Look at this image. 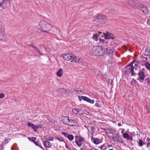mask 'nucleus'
<instances>
[{"mask_svg": "<svg viewBox=\"0 0 150 150\" xmlns=\"http://www.w3.org/2000/svg\"><path fill=\"white\" fill-rule=\"evenodd\" d=\"M91 129L92 130H93L95 129V127L94 126H92L91 127Z\"/></svg>", "mask_w": 150, "mask_h": 150, "instance_id": "864d4df0", "label": "nucleus"}, {"mask_svg": "<svg viewBox=\"0 0 150 150\" xmlns=\"http://www.w3.org/2000/svg\"><path fill=\"white\" fill-rule=\"evenodd\" d=\"M39 25L41 30L46 33L49 31L52 27L51 25L44 21H41Z\"/></svg>", "mask_w": 150, "mask_h": 150, "instance_id": "7ed1b4c3", "label": "nucleus"}, {"mask_svg": "<svg viewBox=\"0 0 150 150\" xmlns=\"http://www.w3.org/2000/svg\"><path fill=\"white\" fill-rule=\"evenodd\" d=\"M28 139L29 140H30L32 142H33V143L35 141L33 139H32L31 138H30V137H28Z\"/></svg>", "mask_w": 150, "mask_h": 150, "instance_id": "3c124183", "label": "nucleus"}, {"mask_svg": "<svg viewBox=\"0 0 150 150\" xmlns=\"http://www.w3.org/2000/svg\"><path fill=\"white\" fill-rule=\"evenodd\" d=\"M79 138V137L77 136H75V138H76L75 139H77L78 138Z\"/></svg>", "mask_w": 150, "mask_h": 150, "instance_id": "680f3d73", "label": "nucleus"}, {"mask_svg": "<svg viewBox=\"0 0 150 150\" xmlns=\"http://www.w3.org/2000/svg\"><path fill=\"white\" fill-rule=\"evenodd\" d=\"M64 91H65V92H67L68 91V90L66 88H64Z\"/></svg>", "mask_w": 150, "mask_h": 150, "instance_id": "4d7b16f0", "label": "nucleus"}, {"mask_svg": "<svg viewBox=\"0 0 150 150\" xmlns=\"http://www.w3.org/2000/svg\"><path fill=\"white\" fill-rule=\"evenodd\" d=\"M128 74L127 70H126L125 71V75L127 74Z\"/></svg>", "mask_w": 150, "mask_h": 150, "instance_id": "6e6d98bb", "label": "nucleus"}, {"mask_svg": "<svg viewBox=\"0 0 150 150\" xmlns=\"http://www.w3.org/2000/svg\"><path fill=\"white\" fill-rule=\"evenodd\" d=\"M91 140L92 142L96 144H98L99 143V139L96 138H94L92 136L91 137Z\"/></svg>", "mask_w": 150, "mask_h": 150, "instance_id": "a211bd4d", "label": "nucleus"}, {"mask_svg": "<svg viewBox=\"0 0 150 150\" xmlns=\"http://www.w3.org/2000/svg\"><path fill=\"white\" fill-rule=\"evenodd\" d=\"M114 52L113 49L109 50L107 52V54L110 57L109 60H112V59L113 53Z\"/></svg>", "mask_w": 150, "mask_h": 150, "instance_id": "f8f14e48", "label": "nucleus"}, {"mask_svg": "<svg viewBox=\"0 0 150 150\" xmlns=\"http://www.w3.org/2000/svg\"><path fill=\"white\" fill-rule=\"evenodd\" d=\"M98 33H99V34H98L97 33H94L93 35V38L96 41H97L98 38V37H100V36L102 34V32H98Z\"/></svg>", "mask_w": 150, "mask_h": 150, "instance_id": "dca6fc26", "label": "nucleus"}, {"mask_svg": "<svg viewBox=\"0 0 150 150\" xmlns=\"http://www.w3.org/2000/svg\"><path fill=\"white\" fill-rule=\"evenodd\" d=\"M134 62V61L125 67V68L127 69V70H128L129 71V70L130 71H131V69H132V68L134 67L133 64Z\"/></svg>", "mask_w": 150, "mask_h": 150, "instance_id": "2eb2a0df", "label": "nucleus"}, {"mask_svg": "<svg viewBox=\"0 0 150 150\" xmlns=\"http://www.w3.org/2000/svg\"><path fill=\"white\" fill-rule=\"evenodd\" d=\"M149 144H150V143H147V147H148V146H149Z\"/></svg>", "mask_w": 150, "mask_h": 150, "instance_id": "e2e57ef3", "label": "nucleus"}, {"mask_svg": "<svg viewBox=\"0 0 150 150\" xmlns=\"http://www.w3.org/2000/svg\"><path fill=\"white\" fill-rule=\"evenodd\" d=\"M33 143L36 146H39V144L37 142L35 141H34Z\"/></svg>", "mask_w": 150, "mask_h": 150, "instance_id": "09e8293b", "label": "nucleus"}, {"mask_svg": "<svg viewBox=\"0 0 150 150\" xmlns=\"http://www.w3.org/2000/svg\"><path fill=\"white\" fill-rule=\"evenodd\" d=\"M134 66L136 67H139V65L138 62H135L134 61Z\"/></svg>", "mask_w": 150, "mask_h": 150, "instance_id": "a19ab883", "label": "nucleus"}, {"mask_svg": "<svg viewBox=\"0 0 150 150\" xmlns=\"http://www.w3.org/2000/svg\"><path fill=\"white\" fill-rule=\"evenodd\" d=\"M123 137L124 138L126 139L127 140H133L132 137L129 135L127 133H125L123 134Z\"/></svg>", "mask_w": 150, "mask_h": 150, "instance_id": "4468645a", "label": "nucleus"}, {"mask_svg": "<svg viewBox=\"0 0 150 150\" xmlns=\"http://www.w3.org/2000/svg\"><path fill=\"white\" fill-rule=\"evenodd\" d=\"M114 36L112 33H103V34L100 36L101 37H104L105 39H114Z\"/></svg>", "mask_w": 150, "mask_h": 150, "instance_id": "1a4fd4ad", "label": "nucleus"}, {"mask_svg": "<svg viewBox=\"0 0 150 150\" xmlns=\"http://www.w3.org/2000/svg\"><path fill=\"white\" fill-rule=\"evenodd\" d=\"M99 41L101 43H103V44L104 43L105 41V39H102L100 38H99Z\"/></svg>", "mask_w": 150, "mask_h": 150, "instance_id": "f704fd0d", "label": "nucleus"}, {"mask_svg": "<svg viewBox=\"0 0 150 150\" xmlns=\"http://www.w3.org/2000/svg\"><path fill=\"white\" fill-rule=\"evenodd\" d=\"M112 138L113 140L123 144L124 142L122 138L118 135H113Z\"/></svg>", "mask_w": 150, "mask_h": 150, "instance_id": "6e6552de", "label": "nucleus"}, {"mask_svg": "<svg viewBox=\"0 0 150 150\" xmlns=\"http://www.w3.org/2000/svg\"><path fill=\"white\" fill-rule=\"evenodd\" d=\"M138 75L139 77V78H137L138 80H139L140 82H142L141 81L144 80L145 78L144 73L143 71H140L138 73Z\"/></svg>", "mask_w": 150, "mask_h": 150, "instance_id": "9d476101", "label": "nucleus"}, {"mask_svg": "<svg viewBox=\"0 0 150 150\" xmlns=\"http://www.w3.org/2000/svg\"><path fill=\"white\" fill-rule=\"evenodd\" d=\"M146 141L147 142H149L150 141V138H147V139H146Z\"/></svg>", "mask_w": 150, "mask_h": 150, "instance_id": "5fc2aeb1", "label": "nucleus"}, {"mask_svg": "<svg viewBox=\"0 0 150 150\" xmlns=\"http://www.w3.org/2000/svg\"><path fill=\"white\" fill-rule=\"evenodd\" d=\"M0 6L3 9H4L6 6L5 4L2 1V3H0Z\"/></svg>", "mask_w": 150, "mask_h": 150, "instance_id": "c85d7f7f", "label": "nucleus"}, {"mask_svg": "<svg viewBox=\"0 0 150 150\" xmlns=\"http://www.w3.org/2000/svg\"><path fill=\"white\" fill-rule=\"evenodd\" d=\"M63 59L67 61L71 60V62H79L80 59L78 58H76V56L72 53L64 54L62 55Z\"/></svg>", "mask_w": 150, "mask_h": 150, "instance_id": "f03ea898", "label": "nucleus"}, {"mask_svg": "<svg viewBox=\"0 0 150 150\" xmlns=\"http://www.w3.org/2000/svg\"><path fill=\"white\" fill-rule=\"evenodd\" d=\"M39 146L40 147L41 149H42L43 150H45L44 148H43L42 146H41V144H39V146Z\"/></svg>", "mask_w": 150, "mask_h": 150, "instance_id": "de8ad7c7", "label": "nucleus"}, {"mask_svg": "<svg viewBox=\"0 0 150 150\" xmlns=\"http://www.w3.org/2000/svg\"><path fill=\"white\" fill-rule=\"evenodd\" d=\"M29 127H31V128L34 130L35 125L32 123L28 122L27 123Z\"/></svg>", "mask_w": 150, "mask_h": 150, "instance_id": "393cba45", "label": "nucleus"}, {"mask_svg": "<svg viewBox=\"0 0 150 150\" xmlns=\"http://www.w3.org/2000/svg\"><path fill=\"white\" fill-rule=\"evenodd\" d=\"M138 143V145L140 147L142 146H143V145L145 144L144 142L142 139H141L139 140V142Z\"/></svg>", "mask_w": 150, "mask_h": 150, "instance_id": "4be33fe9", "label": "nucleus"}, {"mask_svg": "<svg viewBox=\"0 0 150 150\" xmlns=\"http://www.w3.org/2000/svg\"><path fill=\"white\" fill-rule=\"evenodd\" d=\"M53 139V137H50L47 138V139L49 141H52Z\"/></svg>", "mask_w": 150, "mask_h": 150, "instance_id": "79ce46f5", "label": "nucleus"}, {"mask_svg": "<svg viewBox=\"0 0 150 150\" xmlns=\"http://www.w3.org/2000/svg\"><path fill=\"white\" fill-rule=\"evenodd\" d=\"M141 11H142L145 14L148 13L149 11L147 7L144 5H142V7L140 9Z\"/></svg>", "mask_w": 150, "mask_h": 150, "instance_id": "9b49d317", "label": "nucleus"}, {"mask_svg": "<svg viewBox=\"0 0 150 150\" xmlns=\"http://www.w3.org/2000/svg\"><path fill=\"white\" fill-rule=\"evenodd\" d=\"M55 138L59 140L60 142H63L64 141V139H62V138L60 137H56Z\"/></svg>", "mask_w": 150, "mask_h": 150, "instance_id": "c9c22d12", "label": "nucleus"}, {"mask_svg": "<svg viewBox=\"0 0 150 150\" xmlns=\"http://www.w3.org/2000/svg\"><path fill=\"white\" fill-rule=\"evenodd\" d=\"M74 92H82L83 91L81 88H76L74 89Z\"/></svg>", "mask_w": 150, "mask_h": 150, "instance_id": "7c9ffc66", "label": "nucleus"}, {"mask_svg": "<svg viewBox=\"0 0 150 150\" xmlns=\"http://www.w3.org/2000/svg\"><path fill=\"white\" fill-rule=\"evenodd\" d=\"M145 66L146 69H149V70H150V63L147 62L145 64Z\"/></svg>", "mask_w": 150, "mask_h": 150, "instance_id": "cd10ccee", "label": "nucleus"}, {"mask_svg": "<svg viewBox=\"0 0 150 150\" xmlns=\"http://www.w3.org/2000/svg\"><path fill=\"white\" fill-rule=\"evenodd\" d=\"M81 98L83 100H85L87 102H89L91 104H93L94 103V101L93 100H91L86 96H81Z\"/></svg>", "mask_w": 150, "mask_h": 150, "instance_id": "ddd939ff", "label": "nucleus"}, {"mask_svg": "<svg viewBox=\"0 0 150 150\" xmlns=\"http://www.w3.org/2000/svg\"><path fill=\"white\" fill-rule=\"evenodd\" d=\"M136 74H137L136 73H134V75H134V76H136Z\"/></svg>", "mask_w": 150, "mask_h": 150, "instance_id": "69168bd1", "label": "nucleus"}, {"mask_svg": "<svg viewBox=\"0 0 150 150\" xmlns=\"http://www.w3.org/2000/svg\"><path fill=\"white\" fill-rule=\"evenodd\" d=\"M107 50V48H105L101 46L98 45V56H103L104 55Z\"/></svg>", "mask_w": 150, "mask_h": 150, "instance_id": "423d86ee", "label": "nucleus"}, {"mask_svg": "<svg viewBox=\"0 0 150 150\" xmlns=\"http://www.w3.org/2000/svg\"><path fill=\"white\" fill-rule=\"evenodd\" d=\"M67 138L70 141H72L74 139V136L72 134H69L68 135Z\"/></svg>", "mask_w": 150, "mask_h": 150, "instance_id": "bb28decb", "label": "nucleus"}, {"mask_svg": "<svg viewBox=\"0 0 150 150\" xmlns=\"http://www.w3.org/2000/svg\"><path fill=\"white\" fill-rule=\"evenodd\" d=\"M57 91L58 93H62L64 91V88H59Z\"/></svg>", "mask_w": 150, "mask_h": 150, "instance_id": "72a5a7b5", "label": "nucleus"}, {"mask_svg": "<svg viewBox=\"0 0 150 150\" xmlns=\"http://www.w3.org/2000/svg\"><path fill=\"white\" fill-rule=\"evenodd\" d=\"M62 134H63L65 137H67L69 134L66 132H62Z\"/></svg>", "mask_w": 150, "mask_h": 150, "instance_id": "4c0bfd02", "label": "nucleus"}, {"mask_svg": "<svg viewBox=\"0 0 150 150\" xmlns=\"http://www.w3.org/2000/svg\"><path fill=\"white\" fill-rule=\"evenodd\" d=\"M9 0H3L2 1L3 2H4L5 4H6L7 3L6 2V1H8Z\"/></svg>", "mask_w": 150, "mask_h": 150, "instance_id": "603ef678", "label": "nucleus"}, {"mask_svg": "<svg viewBox=\"0 0 150 150\" xmlns=\"http://www.w3.org/2000/svg\"><path fill=\"white\" fill-rule=\"evenodd\" d=\"M63 72V69H60L57 72V75L59 77H61L62 75Z\"/></svg>", "mask_w": 150, "mask_h": 150, "instance_id": "aec40b11", "label": "nucleus"}, {"mask_svg": "<svg viewBox=\"0 0 150 150\" xmlns=\"http://www.w3.org/2000/svg\"><path fill=\"white\" fill-rule=\"evenodd\" d=\"M80 150H84L82 148H80Z\"/></svg>", "mask_w": 150, "mask_h": 150, "instance_id": "338daca9", "label": "nucleus"}, {"mask_svg": "<svg viewBox=\"0 0 150 150\" xmlns=\"http://www.w3.org/2000/svg\"><path fill=\"white\" fill-rule=\"evenodd\" d=\"M28 45L32 47L34 49H35L36 47L35 46L33 45V44L32 43L31 44L29 45Z\"/></svg>", "mask_w": 150, "mask_h": 150, "instance_id": "37998d69", "label": "nucleus"}, {"mask_svg": "<svg viewBox=\"0 0 150 150\" xmlns=\"http://www.w3.org/2000/svg\"><path fill=\"white\" fill-rule=\"evenodd\" d=\"M42 128V126L41 125H38L36 126L35 125L34 127V130L35 132H36L37 131L36 129H38L39 128Z\"/></svg>", "mask_w": 150, "mask_h": 150, "instance_id": "a878e982", "label": "nucleus"}, {"mask_svg": "<svg viewBox=\"0 0 150 150\" xmlns=\"http://www.w3.org/2000/svg\"><path fill=\"white\" fill-rule=\"evenodd\" d=\"M100 149H101L102 150H105L107 149L105 145L103 144L100 147Z\"/></svg>", "mask_w": 150, "mask_h": 150, "instance_id": "473e14b6", "label": "nucleus"}, {"mask_svg": "<svg viewBox=\"0 0 150 150\" xmlns=\"http://www.w3.org/2000/svg\"><path fill=\"white\" fill-rule=\"evenodd\" d=\"M43 143L44 145H45L46 147H50L52 146L51 143L47 141H45L43 142Z\"/></svg>", "mask_w": 150, "mask_h": 150, "instance_id": "412c9836", "label": "nucleus"}, {"mask_svg": "<svg viewBox=\"0 0 150 150\" xmlns=\"http://www.w3.org/2000/svg\"><path fill=\"white\" fill-rule=\"evenodd\" d=\"M95 106L97 108H100L101 107L100 105L98 103H96L95 104Z\"/></svg>", "mask_w": 150, "mask_h": 150, "instance_id": "a18cd8bd", "label": "nucleus"}, {"mask_svg": "<svg viewBox=\"0 0 150 150\" xmlns=\"http://www.w3.org/2000/svg\"><path fill=\"white\" fill-rule=\"evenodd\" d=\"M84 140V139L83 137H79L78 140H77V139H75V142L79 147H81L83 144Z\"/></svg>", "mask_w": 150, "mask_h": 150, "instance_id": "0eeeda50", "label": "nucleus"}, {"mask_svg": "<svg viewBox=\"0 0 150 150\" xmlns=\"http://www.w3.org/2000/svg\"><path fill=\"white\" fill-rule=\"evenodd\" d=\"M68 92L69 93H70V92L73 93V92H74V91H73L72 89H68Z\"/></svg>", "mask_w": 150, "mask_h": 150, "instance_id": "c03bdc74", "label": "nucleus"}, {"mask_svg": "<svg viewBox=\"0 0 150 150\" xmlns=\"http://www.w3.org/2000/svg\"><path fill=\"white\" fill-rule=\"evenodd\" d=\"M132 80H133L135 83L136 82V80H135L134 79H132Z\"/></svg>", "mask_w": 150, "mask_h": 150, "instance_id": "0e129e2a", "label": "nucleus"}, {"mask_svg": "<svg viewBox=\"0 0 150 150\" xmlns=\"http://www.w3.org/2000/svg\"><path fill=\"white\" fill-rule=\"evenodd\" d=\"M147 24L150 26V20L148 19L147 21Z\"/></svg>", "mask_w": 150, "mask_h": 150, "instance_id": "8fccbe9b", "label": "nucleus"}, {"mask_svg": "<svg viewBox=\"0 0 150 150\" xmlns=\"http://www.w3.org/2000/svg\"><path fill=\"white\" fill-rule=\"evenodd\" d=\"M146 109L147 110V112L148 113H150V106H148L146 107Z\"/></svg>", "mask_w": 150, "mask_h": 150, "instance_id": "e433bc0d", "label": "nucleus"}, {"mask_svg": "<svg viewBox=\"0 0 150 150\" xmlns=\"http://www.w3.org/2000/svg\"><path fill=\"white\" fill-rule=\"evenodd\" d=\"M93 21L95 22L103 24L107 23L108 19L107 17L105 15H97L94 17Z\"/></svg>", "mask_w": 150, "mask_h": 150, "instance_id": "f257e3e1", "label": "nucleus"}, {"mask_svg": "<svg viewBox=\"0 0 150 150\" xmlns=\"http://www.w3.org/2000/svg\"><path fill=\"white\" fill-rule=\"evenodd\" d=\"M69 122H70L71 123V124L69 125L70 126H74V125H73V123L74 124L76 122V121L74 120H70V121H69Z\"/></svg>", "mask_w": 150, "mask_h": 150, "instance_id": "c756f323", "label": "nucleus"}, {"mask_svg": "<svg viewBox=\"0 0 150 150\" xmlns=\"http://www.w3.org/2000/svg\"><path fill=\"white\" fill-rule=\"evenodd\" d=\"M7 40L6 36L4 33V28L1 27L0 28V41H5Z\"/></svg>", "mask_w": 150, "mask_h": 150, "instance_id": "20e7f679", "label": "nucleus"}, {"mask_svg": "<svg viewBox=\"0 0 150 150\" xmlns=\"http://www.w3.org/2000/svg\"><path fill=\"white\" fill-rule=\"evenodd\" d=\"M34 49L35 50H36V51L40 55H43V54L42 53H41L40 52L39 49L37 47H36Z\"/></svg>", "mask_w": 150, "mask_h": 150, "instance_id": "2f4dec72", "label": "nucleus"}, {"mask_svg": "<svg viewBox=\"0 0 150 150\" xmlns=\"http://www.w3.org/2000/svg\"><path fill=\"white\" fill-rule=\"evenodd\" d=\"M118 125L119 126H121V124L120 123H119L118 124Z\"/></svg>", "mask_w": 150, "mask_h": 150, "instance_id": "13d9d810", "label": "nucleus"}, {"mask_svg": "<svg viewBox=\"0 0 150 150\" xmlns=\"http://www.w3.org/2000/svg\"><path fill=\"white\" fill-rule=\"evenodd\" d=\"M98 46L94 47L92 48L90 53L91 55L98 56Z\"/></svg>", "mask_w": 150, "mask_h": 150, "instance_id": "39448f33", "label": "nucleus"}, {"mask_svg": "<svg viewBox=\"0 0 150 150\" xmlns=\"http://www.w3.org/2000/svg\"><path fill=\"white\" fill-rule=\"evenodd\" d=\"M72 111L74 114H78V112H79L81 111V109H80L79 110L78 109H72Z\"/></svg>", "mask_w": 150, "mask_h": 150, "instance_id": "5701e85b", "label": "nucleus"}, {"mask_svg": "<svg viewBox=\"0 0 150 150\" xmlns=\"http://www.w3.org/2000/svg\"><path fill=\"white\" fill-rule=\"evenodd\" d=\"M145 81V82L144 83L145 84L144 86H145L146 83H147L148 85L150 86V79L149 78H147L146 79Z\"/></svg>", "mask_w": 150, "mask_h": 150, "instance_id": "b1692460", "label": "nucleus"}, {"mask_svg": "<svg viewBox=\"0 0 150 150\" xmlns=\"http://www.w3.org/2000/svg\"><path fill=\"white\" fill-rule=\"evenodd\" d=\"M144 55L145 56H150V49L147 47L144 52Z\"/></svg>", "mask_w": 150, "mask_h": 150, "instance_id": "6ab92c4d", "label": "nucleus"}, {"mask_svg": "<svg viewBox=\"0 0 150 150\" xmlns=\"http://www.w3.org/2000/svg\"><path fill=\"white\" fill-rule=\"evenodd\" d=\"M65 147L67 149H69V147L67 146V144H66V145H65Z\"/></svg>", "mask_w": 150, "mask_h": 150, "instance_id": "bf43d9fd", "label": "nucleus"}, {"mask_svg": "<svg viewBox=\"0 0 150 150\" xmlns=\"http://www.w3.org/2000/svg\"><path fill=\"white\" fill-rule=\"evenodd\" d=\"M102 129L104 130H105H105H108V129H105V128H102Z\"/></svg>", "mask_w": 150, "mask_h": 150, "instance_id": "052dcab7", "label": "nucleus"}, {"mask_svg": "<svg viewBox=\"0 0 150 150\" xmlns=\"http://www.w3.org/2000/svg\"><path fill=\"white\" fill-rule=\"evenodd\" d=\"M69 121L70 120L68 117H66L62 120V122L65 125H67L68 124V122H69Z\"/></svg>", "mask_w": 150, "mask_h": 150, "instance_id": "f3484780", "label": "nucleus"}, {"mask_svg": "<svg viewBox=\"0 0 150 150\" xmlns=\"http://www.w3.org/2000/svg\"><path fill=\"white\" fill-rule=\"evenodd\" d=\"M5 97V95L3 93H0V98H3Z\"/></svg>", "mask_w": 150, "mask_h": 150, "instance_id": "58836bf2", "label": "nucleus"}, {"mask_svg": "<svg viewBox=\"0 0 150 150\" xmlns=\"http://www.w3.org/2000/svg\"><path fill=\"white\" fill-rule=\"evenodd\" d=\"M108 134L111 133V134H113V133L112 132H110V133L108 132Z\"/></svg>", "mask_w": 150, "mask_h": 150, "instance_id": "774afa93", "label": "nucleus"}, {"mask_svg": "<svg viewBox=\"0 0 150 150\" xmlns=\"http://www.w3.org/2000/svg\"><path fill=\"white\" fill-rule=\"evenodd\" d=\"M134 67H133L131 69V71H130V72H132V76H134Z\"/></svg>", "mask_w": 150, "mask_h": 150, "instance_id": "ea45409f", "label": "nucleus"}, {"mask_svg": "<svg viewBox=\"0 0 150 150\" xmlns=\"http://www.w3.org/2000/svg\"><path fill=\"white\" fill-rule=\"evenodd\" d=\"M84 112V111L83 110H81V111H80L79 112H78V114H79V115H82L83 114Z\"/></svg>", "mask_w": 150, "mask_h": 150, "instance_id": "49530a36", "label": "nucleus"}]
</instances>
